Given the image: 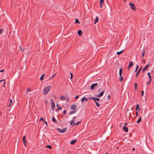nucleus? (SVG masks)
<instances>
[{"label": "nucleus", "instance_id": "obj_1", "mask_svg": "<svg viewBox=\"0 0 154 154\" xmlns=\"http://www.w3.org/2000/svg\"><path fill=\"white\" fill-rule=\"evenodd\" d=\"M51 88V86L49 85L46 87L44 90L43 94L44 95L46 94L48 92Z\"/></svg>", "mask_w": 154, "mask_h": 154}, {"label": "nucleus", "instance_id": "obj_2", "mask_svg": "<svg viewBox=\"0 0 154 154\" xmlns=\"http://www.w3.org/2000/svg\"><path fill=\"white\" fill-rule=\"evenodd\" d=\"M67 128H64L63 129H60L58 128H57V130L60 133H63L65 132L67 130Z\"/></svg>", "mask_w": 154, "mask_h": 154}, {"label": "nucleus", "instance_id": "obj_3", "mask_svg": "<svg viewBox=\"0 0 154 154\" xmlns=\"http://www.w3.org/2000/svg\"><path fill=\"white\" fill-rule=\"evenodd\" d=\"M51 103L52 109L53 111H54L55 108V104L54 100L52 99H51Z\"/></svg>", "mask_w": 154, "mask_h": 154}, {"label": "nucleus", "instance_id": "obj_4", "mask_svg": "<svg viewBox=\"0 0 154 154\" xmlns=\"http://www.w3.org/2000/svg\"><path fill=\"white\" fill-rule=\"evenodd\" d=\"M98 84L97 83L93 84L90 86V89L91 90H93L94 89L95 87H97Z\"/></svg>", "mask_w": 154, "mask_h": 154}, {"label": "nucleus", "instance_id": "obj_5", "mask_svg": "<svg viewBox=\"0 0 154 154\" xmlns=\"http://www.w3.org/2000/svg\"><path fill=\"white\" fill-rule=\"evenodd\" d=\"M129 5L130 6L131 8V9L133 10L134 11H135L136 9L134 5L131 2L129 3Z\"/></svg>", "mask_w": 154, "mask_h": 154}, {"label": "nucleus", "instance_id": "obj_6", "mask_svg": "<svg viewBox=\"0 0 154 154\" xmlns=\"http://www.w3.org/2000/svg\"><path fill=\"white\" fill-rule=\"evenodd\" d=\"M104 92H105V90H104L103 91H102V92H100V93L99 94H98L97 95H95V96L97 97H99V98L100 97H101L103 95V94H104Z\"/></svg>", "mask_w": 154, "mask_h": 154}, {"label": "nucleus", "instance_id": "obj_7", "mask_svg": "<svg viewBox=\"0 0 154 154\" xmlns=\"http://www.w3.org/2000/svg\"><path fill=\"white\" fill-rule=\"evenodd\" d=\"M123 130L126 132H128V128L125 126L123 127Z\"/></svg>", "mask_w": 154, "mask_h": 154}, {"label": "nucleus", "instance_id": "obj_8", "mask_svg": "<svg viewBox=\"0 0 154 154\" xmlns=\"http://www.w3.org/2000/svg\"><path fill=\"white\" fill-rule=\"evenodd\" d=\"M77 106L75 104H73L71 106V108L72 110H74L76 109Z\"/></svg>", "mask_w": 154, "mask_h": 154}, {"label": "nucleus", "instance_id": "obj_9", "mask_svg": "<svg viewBox=\"0 0 154 154\" xmlns=\"http://www.w3.org/2000/svg\"><path fill=\"white\" fill-rule=\"evenodd\" d=\"M149 63L148 64L146 65V66L143 68L142 70V71L143 72L146 70L148 68L149 66Z\"/></svg>", "mask_w": 154, "mask_h": 154}, {"label": "nucleus", "instance_id": "obj_10", "mask_svg": "<svg viewBox=\"0 0 154 154\" xmlns=\"http://www.w3.org/2000/svg\"><path fill=\"white\" fill-rule=\"evenodd\" d=\"M122 67H121L119 70V75L120 76H121L122 75Z\"/></svg>", "mask_w": 154, "mask_h": 154}, {"label": "nucleus", "instance_id": "obj_11", "mask_svg": "<svg viewBox=\"0 0 154 154\" xmlns=\"http://www.w3.org/2000/svg\"><path fill=\"white\" fill-rule=\"evenodd\" d=\"M23 143H24V145L26 146V145L27 144V142L25 140V136H24L23 138Z\"/></svg>", "mask_w": 154, "mask_h": 154}, {"label": "nucleus", "instance_id": "obj_12", "mask_svg": "<svg viewBox=\"0 0 154 154\" xmlns=\"http://www.w3.org/2000/svg\"><path fill=\"white\" fill-rule=\"evenodd\" d=\"M104 0H100V8H102L103 6V4L104 3Z\"/></svg>", "mask_w": 154, "mask_h": 154}, {"label": "nucleus", "instance_id": "obj_13", "mask_svg": "<svg viewBox=\"0 0 154 154\" xmlns=\"http://www.w3.org/2000/svg\"><path fill=\"white\" fill-rule=\"evenodd\" d=\"M142 67H141L139 69V70L137 72V73H136V77L137 78V76H138V75H139V74L140 71L141 70V69H142Z\"/></svg>", "mask_w": 154, "mask_h": 154}, {"label": "nucleus", "instance_id": "obj_14", "mask_svg": "<svg viewBox=\"0 0 154 154\" xmlns=\"http://www.w3.org/2000/svg\"><path fill=\"white\" fill-rule=\"evenodd\" d=\"M61 100H66V97L62 95L60 97Z\"/></svg>", "mask_w": 154, "mask_h": 154}, {"label": "nucleus", "instance_id": "obj_15", "mask_svg": "<svg viewBox=\"0 0 154 154\" xmlns=\"http://www.w3.org/2000/svg\"><path fill=\"white\" fill-rule=\"evenodd\" d=\"M77 141V140H73L70 142V144L72 145L74 144Z\"/></svg>", "mask_w": 154, "mask_h": 154}, {"label": "nucleus", "instance_id": "obj_16", "mask_svg": "<svg viewBox=\"0 0 154 154\" xmlns=\"http://www.w3.org/2000/svg\"><path fill=\"white\" fill-rule=\"evenodd\" d=\"M13 104V101L11 99H10V102L8 106V107L10 106H11Z\"/></svg>", "mask_w": 154, "mask_h": 154}, {"label": "nucleus", "instance_id": "obj_17", "mask_svg": "<svg viewBox=\"0 0 154 154\" xmlns=\"http://www.w3.org/2000/svg\"><path fill=\"white\" fill-rule=\"evenodd\" d=\"M77 111L76 110H74L73 111H72L70 112L69 113V114L71 115L72 114H73L75 113Z\"/></svg>", "mask_w": 154, "mask_h": 154}, {"label": "nucleus", "instance_id": "obj_18", "mask_svg": "<svg viewBox=\"0 0 154 154\" xmlns=\"http://www.w3.org/2000/svg\"><path fill=\"white\" fill-rule=\"evenodd\" d=\"M98 21V17L97 16L94 20V24H95L96 23H97Z\"/></svg>", "mask_w": 154, "mask_h": 154}, {"label": "nucleus", "instance_id": "obj_19", "mask_svg": "<svg viewBox=\"0 0 154 154\" xmlns=\"http://www.w3.org/2000/svg\"><path fill=\"white\" fill-rule=\"evenodd\" d=\"M133 62L131 61L130 62L129 64V67H131L132 66H133Z\"/></svg>", "mask_w": 154, "mask_h": 154}, {"label": "nucleus", "instance_id": "obj_20", "mask_svg": "<svg viewBox=\"0 0 154 154\" xmlns=\"http://www.w3.org/2000/svg\"><path fill=\"white\" fill-rule=\"evenodd\" d=\"M82 33V31L81 30H79L78 31V34L79 35L81 36Z\"/></svg>", "mask_w": 154, "mask_h": 154}, {"label": "nucleus", "instance_id": "obj_21", "mask_svg": "<svg viewBox=\"0 0 154 154\" xmlns=\"http://www.w3.org/2000/svg\"><path fill=\"white\" fill-rule=\"evenodd\" d=\"M124 51V50H122L121 51H119V52H117V55H120V54H121Z\"/></svg>", "mask_w": 154, "mask_h": 154}, {"label": "nucleus", "instance_id": "obj_22", "mask_svg": "<svg viewBox=\"0 0 154 154\" xmlns=\"http://www.w3.org/2000/svg\"><path fill=\"white\" fill-rule=\"evenodd\" d=\"M100 100V99L98 98L94 97V102H97L96 101H99Z\"/></svg>", "mask_w": 154, "mask_h": 154}, {"label": "nucleus", "instance_id": "obj_23", "mask_svg": "<svg viewBox=\"0 0 154 154\" xmlns=\"http://www.w3.org/2000/svg\"><path fill=\"white\" fill-rule=\"evenodd\" d=\"M147 74H148V77L149 78V80H152V77L150 75V72H148L147 73Z\"/></svg>", "mask_w": 154, "mask_h": 154}, {"label": "nucleus", "instance_id": "obj_24", "mask_svg": "<svg viewBox=\"0 0 154 154\" xmlns=\"http://www.w3.org/2000/svg\"><path fill=\"white\" fill-rule=\"evenodd\" d=\"M52 121L55 123H57V121L55 119L54 117H53L52 118Z\"/></svg>", "mask_w": 154, "mask_h": 154}, {"label": "nucleus", "instance_id": "obj_25", "mask_svg": "<svg viewBox=\"0 0 154 154\" xmlns=\"http://www.w3.org/2000/svg\"><path fill=\"white\" fill-rule=\"evenodd\" d=\"M139 104H137L136 105V108H135V109L136 110H137L139 109Z\"/></svg>", "mask_w": 154, "mask_h": 154}, {"label": "nucleus", "instance_id": "obj_26", "mask_svg": "<svg viewBox=\"0 0 154 154\" xmlns=\"http://www.w3.org/2000/svg\"><path fill=\"white\" fill-rule=\"evenodd\" d=\"M141 117H140V118H139V119L137 121V123H139L141 121Z\"/></svg>", "mask_w": 154, "mask_h": 154}, {"label": "nucleus", "instance_id": "obj_27", "mask_svg": "<svg viewBox=\"0 0 154 154\" xmlns=\"http://www.w3.org/2000/svg\"><path fill=\"white\" fill-rule=\"evenodd\" d=\"M45 74L44 73L43 74V75L40 77V80L41 81H42L43 80V78H44V76H45Z\"/></svg>", "mask_w": 154, "mask_h": 154}, {"label": "nucleus", "instance_id": "obj_28", "mask_svg": "<svg viewBox=\"0 0 154 154\" xmlns=\"http://www.w3.org/2000/svg\"><path fill=\"white\" fill-rule=\"evenodd\" d=\"M137 83H135L134 84V88L135 91L137 90Z\"/></svg>", "mask_w": 154, "mask_h": 154}, {"label": "nucleus", "instance_id": "obj_29", "mask_svg": "<svg viewBox=\"0 0 154 154\" xmlns=\"http://www.w3.org/2000/svg\"><path fill=\"white\" fill-rule=\"evenodd\" d=\"M74 123V122L73 119H72L71 122H70V125H73Z\"/></svg>", "mask_w": 154, "mask_h": 154}, {"label": "nucleus", "instance_id": "obj_30", "mask_svg": "<svg viewBox=\"0 0 154 154\" xmlns=\"http://www.w3.org/2000/svg\"><path fill=\"white\" fill-rule=\"evenodd\" d=\"M119 80L120 82L122 81L123 80V77L122 76H120V77L119 78Z\"/></svg>", "mask_w": 154, "mask_h": 154}, {"label": "nucleus", "instance_id": "obj_31", "mask_svg": "<svg viewBox=\"0 0 154 154\" xmlns=\"http://www.w3.org/2000/svg\"><path fill=\"white\" fill-rule=\"evenodd\" d=\"M145 53V50H143L142 52V57H143L144 56V54Z\"/></svg>", "mask_w": 154, "mask_h": 154}, {"label": "nucleus", "instance_id": "obj_32", "mask_svg": "<svg viewBox=\"0 0 154 154\" xmlns=\"http://www.w3.org/2000/svg\"><path fill=\"white\" fill-rule=\"evenodd\" d=\"M46 148H48L50 149H51L52 148L51 146L49 145H47L46 147Z\"/></svg>", "mask_w": 154, "mask_h": 154}, {"label": "nucleus", "instance_id": "obj_33", "mask_svg": "<svg viewBox=\"0 0 154 154\" xmlns=\"http://www.w3.org/2000/svg\"><path fill=\"white\" fill-rule=\"evenodd\" d=\"M95 102L96 103L97 106L98 107H100V104L98 102Z\"/></svg>", "mask_w": 154, "mask_h": 154}, {"label": "nucleus", "instance_id": "obj_34", "mask_svg": "<svg viewBox=\"0 0 154 154\" xmlns=\"http://www.w3.org/2000/svg\"><path fill=\"white\" fill-rule=\"evenodd\" d=\"M51 39H48V40H47L46 42H47V44L48 43V42H49V43H51Z\"/></svg>", "mask_w": 154, "mask_h": 154}, {"label": "nucleus", "instance_id": "obj_35", "mask_svg": "<svg viewBox=\"0 0 154 154\" xmlns=\"http://www.w3.org/2000/svg\"><path fill=\"white\" fill-rule=\"evenodd\" d=\"M138 65H137L136 66V69H135V72L137 71V70L138 69Z\"/></svg>", "mask_w": 154, "mask_h": 154}, {"label": "nucleus", "instance_id": "obj_36", "mask_svg": "<svg viewBox=\"0 0 154 154\" xmlns=\"http://www.w3.org/2000/svg\"><path fill=\"white\" fill-rule=\"evenodd\" d=\"M75 23H79V20L77 19H76L75 22Z\"/></svg>", "mask_w": 154, "mask_h": 154}, {"label": "nucleus", "instance_id": "obj_37", "mask_svg": "<svg viewBox=\"0 0 154 154\" xmlns=\"http://www.w3.org/2000/svg\"><path fill=\"white\" fill-rule=\"evenodd\" d=\"M81 122V121L79 122H77L76 123H75V125H79V124Z\"/></svg>", "mask_w": 154, "mask_h": 154}, {"label": "nucleus", "instance_id": "obj_38", "mask_svg": "<svg viewBox=\"0 0 154 154\" xmlns=\"http://www.w3.org/2000/svg\"><path fill=\"white\" fill-rule=\"evenodd\" d=\"M151 80H149V81L146 83V85H149V84H150L151 83Z\"/></svg>", "mask_w": 154, "mask_h": 154}, {"label": "nucleus", "instance_id": "obj_39", "mask_svg": "<svg viewBox=\"0 0 154 154\" xmlns=\"http://www.w3.org/2000/svg\"><path fill=\"white\" fill-rule=\"evenodd\" d=\"M56 73H55L51 77H50V78H49V79H52V78H53L55 76V75H56Z\"/></svg>", "mask_w": 154, "mask_h": 154}, {"label": "nucleus", "instance_id": "obj_40", "mask_svg": "<svg viewBox=\"0 0 154 154\" xmlns=\"http://www.w3.org/2000/svg\"><path fill=\"white\" fill-rule=\"evenodd\" d=\"M85 97H84L81 100V102H83V101H84V100H85Z\"/></svg>", "mask_w": 154, "mask_h": 154}, {"label": "nucleus", "instance_id": "obj_41", "mask_svg": "<svg viewBox=\"0 0 154 154\" xmlns=\"http://www.w3.org/2000/svg\"><path fill=\"white\" fill-rule=\"evenodd\" d=\"M141 95L142 96H143V95H144V91H142L141 92Z\"/></svg>", "mask_w": 154, "mask_h": 154}, {"label": "nucleus", "instance_id": "obj_42", "mask_svg": "<svg viewBox=\"0 0 154 154\" xmlns=\"http://www.w3.org/2000/svg\"><path fill=\"white\" fill-rule=\"evenodd\" d=\"M66 110H64V111L63 112V114L65 115V114H66Z\"/></svg>", "mask_w": 154, "mask_h": 154}, {"label": "nucleus", "instance_id": "obj_43", "mask_svg": "<svg viewBox=\"0 0 154 154\" xmlns=\"http://www.w3.org/2000/svg\"><path fill=\"white\" fill-rule=\"evenodd\" d=\"M70 74L71 75V77L70 78V79H71L72 78L73 76L72 73L71 72H70Z\"/></svg>", "mask_w": 154, "mask_h": 154}, {"label": "nucleus", "instance_id": "obj_44", "mask_svg": "<svg viewBox=\"0 0 154 154\" xmlns=\"http://www.w3.org/2000/svg\"><path fill=\"white\" fill-rule=\"evenodd\" d=\"M42 121L43 122H44V118H41L39 120V121Z\"/></svg>", "mask_w": 154, "mask_h": 154}, {"label": "nucleus", "instance_id": "obj_45", "mask_svg": "<svg viewBox=\"0 0 154 154\" xmlns=\"http://www.w3.org/2000/svg\"><path fill=\"white\" fill-rule=\"evenodd\" d=\"M94 97H90L88 99H89V100L93 99V100H94Z\"/></svg>", "mask_w": 154, "mask_h": 154}, {"label": "nucleus", "instance_id": "obj_46", "mask_svg": "<svg viewBox=\"0 0 154 154\" xmlns=\"http://www.w3.org/2000/svg\"><path fill=\"white\" fill-rule=\"evenodd\" d=\"M110 95L109 94L107 96V99L108 100H109L110 99Z\"/></svg>", "mask_w": 154, "mask_h": 154}, {"label": "nucleus", "instance_id": "obj_47", "mask_svg": "<svg viewBox=\"0 0 154 154\" xmlns=\"http://www.w3.org/2000/svg\"><path fill=\"white\" fill-rule=\"evenodd\" d=\"M2 31H3V29H0V34H1L2 33Z\"/></svg>", "mask_w": 154, "mask_h": 154}, {"label": "nucleus", "instance_id": "obj_48", "mask_svg": "<svg viewBox=\"0 0 154 154\" xmlns=\"http://www.w3.org/2000/svg\"><path fill=\"white\" fill-rule=\"evenodd\" d=\"M66 100L67 101H69V98L68 97H66Z\"/></svg>", "mask_w": 154, "mask_h": 154}, {"label": "nucleus", "instance_id": "obj_49", "mask_svg": "<svg viewBox=\"0 0 154 154\" xmlns=\"http://www.w3.org/2000/svg\"><path fill=\"white\" fill-rule=\"evenodd\" d=\"M79 97V95H77L75 97V99H76Z\"/></svg>", "mask_w": 154, "mask_h": 154}, {"label": "nucleus", "instance_id": "obj_50", "mask_svg": "<svg viewBox=\"0 0 154 154\" xmlns=\"http://www.w3.org/2000/svg\"><path fill=\"white\" fill-rule=\"evenodd\" d=\"M62 109V108L60 107H58V109H57L58 110H61Z\"/></svg>", "mask_w": 154, "mask_h": 154}, {"label": "nucleus", "instance_id": "obj_51", "mask_svg": "<svg viewBox=\"0 0 154 154\" xmlns=\"http://www.w3.org/2000/svg\"><path fill=\"white\" fill-rule=\"evenodd\" d=\"M27 92H28V91H31V90L29 89V88H27L26 89Z\"/></svg>", "mask_w": 154, "mask_h": 154}, {"label": "nucleus", "instance_id": "obj_52", "mask_svg": "<svg viewBox=\"0 0 154 154\" xmlns=\"http://www.w3.org/2000/svg\"><path fill=\"white\" fill-rule=\"evenodd\" d=\"M5 80H4V84H3V87L4 88H5Z\"/></svg>", "mask_w": 154, "mask_h": 154}, {"label": "nucleus", "instance_id": "obj_53", "mask_svg": "<svg viewBox=\"0 0 154 154\" xmlns=\"http://www.w3.org/2000/svg\"><path fill=\"white\" fill-rule=\"evenodd\" d=\"M85 100L87 102V101H88V98H86V97H85Z\"/></svg>", "mask_w": 154, "mask_h": 154}, {"label": "nucleus", "instance_id": "obj_54", "mask_svg": "<svg viewBox=\"0 0 154 154\" xmlns=\"http://www.w3.org/2000/svg\"><path fill=\"white\" fill-rule=\"evenodd\" d=\"M101 88H100L98 90V91H97V92H100V91H101Z\"/></svg>", "mask_w": 154, "mask_h": 154}, {"label": "nucleus", "instance_id": "obj_55", "mask_svg": "<svg viewBox=\"0 0 154 154\" xmlns=\"http://www.w3.org/2000/svg\"><path fill=\"white\" fill-rule=\"evenodd\" d=\"M138 115V113L137 111L136 112V117H137Z\"/></svg>", "mask_w": 154, "mask_h": 154}, {"label": "nucleus", "instance_id": "obj_56", "mask_svg": "<svg viewBox=\"0 0 154 154\" xmlns=\"http://www.w3.org/2000/svg\"><path fill=\"white\" fill-rule=\"evenodd\" d=\"M4 71V69H2V70H0V72H3Z\"/></svg>", "mask_w": 154, "mask_h": 154}, {"label": "nucleus", "instance_id": "obj_57", "mask_svg": "<svg viewBox=\"0 0 154 154\" xmlns=\"http://www.w3.org/2000/svg\"><path fill=\"white\" fill-rule=\"evenodd\" d=\"M4 80H5L4 79H3L0 80V82H2L3 81H4Z\"/></svg>", "mask_w": 154, "mask_h": 154}, {"label": "nucleus", "instance_id": "obj_58", "mask_svg": "<svg viewBox=\"0 0 154 154\" xmlns=\"http://www.w3.org/2000/svg\"><path fill=\"white\" fill-rule=\"evenodd\" d=\"M43 122L46 124V125H47V122H45L44 121Z\"/></svg>", "mask_w": 154, "mask_h": 154}, {"label": "nucleus", "instance_id": "obj_59", "mask_svg": "<svg viewBox=\"0 0 154 154\" xmlns=\"http://www.w3.org/2000/svg\"><path fill=\"white\" fill-rule=\"evenodd\" d=\"M20 48L21 50L22 51H23V50L24 49H22L21 47H20Z\"/></svg>", "mask_w": 154, "mask_h": 154}, {"label": "nucleus", "instance_id": "obj_60", "mask_svg": "<svg viewBox=\"0 0 154 154\" xmlns=\"http://www.w3.org/2000/svg\"><path fill=\"white\" fill-rule=\"evenodd\" d=\"M128 124L127 123H126V122H125V124H124V125H127Z\"/></svg>", "mask_w": 154, "mask_h": 154}, {"label": "nucleus", "instance_id": "obj_61", "mask_svg": "<svg viewBox=\"0 0 154 154\" xmlns=\"http://www.w3.org/2000/svg\"><path fill=\"white\" fill-rule=\"evenodd\" d=\"M57 107H59V105H58V103H57Z\"/></svg>", "mask_w": 154, "mask_h": 154}, {"label": "nucleus", "instance_id": "obj_62", "mask_svg": "<svg viewBox=\"0 0 154 154\" xmlns=\"http://www.w3.org/2000/svg\"><path fill=\"white\" fill-rule=\"evenodd\" d=\"M135 148H133V149H132V150H133V151H134V150H135Z\"/></svg>", "mask_w": 154, "mask_h": 154}, {"label": "nucleus", "instance_id": "obj_63", "mask_svg": "<svg viewBox=\"0 0 154 154\" xmlns=\"http://www.w3.org/2000/svg\"><path fill=\"white\" fill-rule=\"evenodd\" d=\"M76 118V117H74L73 118V119H75Z\"/></svg>", "mask_w": 154, "mask_h": 154}, {"label": "nucleus", "instance_id": "obj_64", "mask_svg": "<svg viewBox=\"0 0 154 154\" xmlns=\"http://www.w3.org/2000/svg\"><path fill=\"white\" fill-rule=\"evenodd\" d=\"M130 67H129V66L128 67V69H129Z\"/></svg>", "mask_w": 154, "mask_h": 154}]
</instances>
